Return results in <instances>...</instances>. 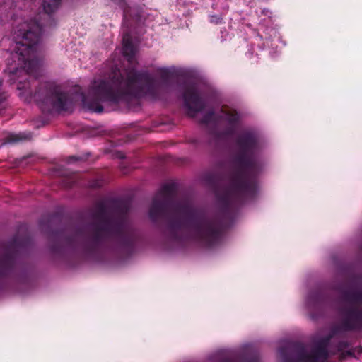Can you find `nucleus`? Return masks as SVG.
Segmentation results:
<instances>
[{
  "label": "nucleus",
  "instance_id": "f257e3e1",
  "mask_svg": "<svg viewBox=\"0 0 362 362\" xmlns=\"http://www.w3.org/2000/svg\"><path fill=\"white\" fill-rule=\"evenodd\" d=\"M41 28L35 23H21L15 33V47L11 61L7 63L6 71L13 83L17 82L18 96L25 102H30L32 91L28 82L18 81L31 73L36 65L33 59L35 45L39 41Z\"/></svg>",
  "mask_w": 362,
  "mask_h": 362
},
{
  "label": "nucleus",
  "instance_id": "f03ea898",
  "mask_svg": "<svg viewBox=\"0 0 362 362\" xmlns=\"http://www.w3.org/2000/svg\"><path fill=\"white\" fill-rule=\"evenodd\" d=\"M126 75L127 78L124 79L119 78L120 73H115L111 83L103 81H95L91 90L93 99L100 102H115L119 94L140 95L152 91L153 82L147 75L138 74L134 69L127 71Z\"/></svg>",
  "mask_w": 362,
  "mask_h": 362
},
{
  "label": "nucleus",
  "instance_id": "7ed1b4c3",
  "mask_svg": "<svg viewBox=\"0 0 362 362\" xmlns=\"http://www.w3.org/2000/svg\"><path fill=\"white\" fill-rule=\"evenodd\" d=\"M185 103L188 110V114L194 117L198 112H202L204 108V102L199 97L194 89H188L184 95Z\"/></svg>",
  "mask_w": 362,
  "mask_h": 362
},
{
  "label": "nucleus",
  "instance_id": "20e7f679",
  "mask_svg": "<svg viewBox=\"0 0 362 362\" xmlns=\"http://www.w3.org/2000/svg\"><path fill=\"white\" fill-rule=\"evenodd\" d=\"M47 102L50 103L52 108L57 111L68 110L72 103L66 93L58 90H54Z\"/></svg>",
  "mask_w": 362,
  "mask_h": 362
},
{
  "label": "nucleus",
  "instance_id": "39448f33",
  "mask_svg": "<svg viewBox=\"0 0 362 362\" xmlns=\"http://www.w3.org/2000/svg\"><path fill=\"white\" fill-rule=\"evenodd\" d=\"M326 352L323 348H318L311 351H303L299 356L300 362H325Z\"/></svg>",
  "mask_w": 362,
  "mask_h": 362
},
{
  "label": "nucleus",
  "instance_id": "423d86ee",
  "mask_svg": "<svg viewBox=\"0 0 362 362\" xmlns=\"http://www.w3.org/2000/svg\"><path fill=\"white\" fill-rule=\"evenodd\" d=\"M61 0H44L43 8L47 13L55 11L59 6Z\"/></svg>",
  "mask_w": 362,
  "mask_h": 362
},
{
  "label": "nucleus",
  "instance_id": "0eeeda50",
  "mask_svg": "<svg viewBox=\"0 0 362 362\" xmlns=\"http://www.w3.org/2000/svg\"><path fill=\"white\" fill-rule=\"evenodd\" d=\"M32 135L28 132H19L17 134H12L8 137V141L10 143L18 142L30 139Z\"/></svg>",
  "mask_w": 362,
  "mask_h": 362
},
{
  "label": "nucleus",
  "instance_id": "6e6552de",
  "mask_svg": "<svg viewBox=\"0 0 362 362\" xmlns=\"http://www.w3.org/2000/svg\"><path fill=\"white\" fill-rule=\"evenodd\" d=\"M123 52L126 56L133 55L135 52V49L132 45L129 38L123 39Z\"/></svg>",
  "mask_w": 362,
  "mask_h": 362
},
{
  "label": "nucleus",
  "instance_id": "1a4fd4ad",
  "mask_svg": "<svg viewBox=\"0 0 362 362\" xmlns=\"http://www.w3.org/2000/svg\"><path fill=\"white\" fill-rule=\"evenodd\" d=\"M220 117L228 121L230 124L234 123L238 119L236 115L229 114L225 112H223V115H221Z\"/></svg>",
  "mask_w": 362,
  "mask_h": 362
},
{
  "label": "nucleus",
  "instance_id": "9d476101",
  "mask_svg": "<svg viewBox=\"0 0 362 362\" xmlns=\"http://www.w3.org/2000/svg\"><path fill=\"white\" fill-rule=\"evenodd\" d=\"M87 108L90 110L100 112L103 110V107L98 103H93L87 105Z\"/></svg>",
  "mask_w": 362,
  "mask_h": 362
},
{
  "label": "nucleus",
  "instance_id": "9b49d317",
  "mask_svg": "<svg viewBox=\"0 0 362 362\" xmlns=\"http://www.w3.org/2000/svg\"><path fill=\"white\" fill-rule=\"evenodd\" d=\"M214 119H216L215 114L214 112H209L207 115L204 117L202 122L204 123H209Z\"/></svg>",
  "mask_w": 362,
  "mask_h": 362
},
{
  "label": "nucleus",
  "instance_id": "f8f14e48",
  "mask_svg": "<svg viewBox=\"0 0 362 362\" xmlns=\"http://www.w3.org/2000/svg\"><path fill=\"white\" fill-rule=\"evenodd\" d=\"M170 73V70L168 68H162L160 69V74L163 77H167Z\"/></svg>",
  "mask_w": 362,
  "mask_h": 362
},
{
  "label": "nucleus",
  "instance_id": "ddd939ff",
  "mask_svg": "<svg viewBox=\"0 0 362 362\" xmlns=\"http://www.w3.org/2000/svg\"><path fill=\"white\" fill-rule=\"evenodd\" d=\"M158 207H160V204L158 203H157L156 201H154L153 203L151 211H150L151 215H153V211L156 210Z\"/></svg>",
  "mask_w": 362,
  "mask_h": 362
},
{
  "label": "nucleus",
  "instance_id": "4468645a",
  "mask_svg": "<svg viewBox=\"0 0 362 362\" xmlns=\"http://www.w3.org/2000/svg\"><path fill=\"white\" fill-rule=\"evenodd\" d=\"M214 232L211 229H207L205 231V233L204 235V238H208L209 236L213 235Z\"/></svg>",
  "mask_w": 362,
  "mask_h": 362
},
{
  "label": "nucleus",
  "instance_id": "2eb2a0df",
  "mask_svg": "<svg viewBox=\"0 0 362 362\" xmlns=\"http://www.w3.org/2000/svg\"><path fill=\"white\" fill-rule=\"evenodd\" d=\"M132 55H128V57H131ZM128 60H130V58H128Z\"/></svg>",
  "mask_w": 362,
  "mask_h": 362
}]
</instances>
